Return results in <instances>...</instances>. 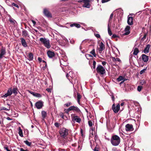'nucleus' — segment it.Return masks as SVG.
Segmentation results:
<instances>
[{
  "label": "nucleus",
  "mask_w": 151,
  "mask_h": 151,
  "mask_svg": "<svg viewBox=\"0 0 151 151\" xmlns=\"http://www.w3.org/2000/svg\"><path fill=\"white\" fill-rule=\"evenodd\" d=\"M24 143H25L28 146H30L32 144L31 142H29L27 140H25L24 141Z\"/></svg>",
  "instance_id": "30"
},
{
  "label": "nucleus",
  "mask_w": 151,
  "mask_h": 151,
  "mask_svg": "<svg viewBox=\"0 0 151 151\" xmlns=\"http://www.w3.org/2000/svg\"><path fill=\"white\" fill-rule=\"evenodd\" d=\"M72 103L71 102H68V103H67L65 104L64 105V106H66L67 107H68L69 106H70V105H72Z\"/></svg>",
  "instance_id": "34"
},
{
  "label": "nucleus",
  "mask_w": 151,
  "mask_h": 151,
  "mask_svg": "<svg viewBox=\"0 0 151 151\" xmlns=\"http://www.w3.org/2000/svg\"><path fill=\"white\" fill-rule=\"evenodd\" d=\"M6 52L5 48H2L0 50V59H1L3 56L6 54Z\"/></svg>",
  "instance_id": "14"
},
{
  "label": "nucleus",
  "mask_w": 151,
  "mask_h": 151,
  "mask_svg": "<svg viewBox=\"0 0 151 151\" xmlns=\"http://www.w3.org/2000/svg\"><path fill=\"white\" fill-rule=\"evenodd\" d=\"M86 56L88 59L87 58L88 57H93V56L92 55L88 54H86Z\"/></svg>",
  "instance_id": "46"
},
{
  "label": "nucleus",
  "mask_w": 151,
  "mask_h": 151,
  "mask_svg": "<svg viewBox=\"0 0 151 151\" xmlns=\"http://www.w3.org/2000/svg\"><path fill=\"white\" fill-rule=\"evenodd\" d=\"M108 34H109V35L110 36H111L112 35V33L111 31V29H110V27H109V26H108Z\"/></svg>",
  "instance_id": "35"
},
{
  "label": "nucleus",
  "mask_w": 151,
  "mask_h": 151,
  "mask_svg": "<svg viewBox=\"0 0 151 151\" xmlns=\"http://www.w3.org/2000/svg\"><path fill=\"white\" fill-rule=\"evenodd\" d=\"M142 88V86H138L137 88V91L139 92H140L141 91Z\"/></svg>",
  "instance_id": "37"
},
{
  "label": "nucleus",
  "mask_w": 151,
  "mask_h": 151,
  "mask_svg": "<svg viewBox=\"0 0 151 151\" xmlns=\"http://www.w3.org/2000/svg\"><path fill=\"white\" fill-rule=\"evenodd\" d=\"M60 125V124L58 123L57 122H55L54 124L55 126L57 128H59Z\"/></svg>",
  "instance_id": "40"
},
{
  "label": "nucleus",
  "mask_w": 151,
  "mask_h": 151,
  "mask_svg": "<svg viewBox=\"0 0 151 151\" xmlns=\"http://www.w3.org/2000/svg\"><path fill=\"white\" fill-rule=\"evenodd\" d=\"M71 132L70 130H69L63 127L59 131V134L61 137L62 138L60 140V142L62 145H64L67 142V137L69 133Z\"/></svg>",
  "instance_id": "1"
},
{
  "label": "nucleus",
  "mask_w": 151,
  "mask_h": 151,
  "mask_svg": "<svg viewBox=\"0 0 151 151\" xmlns=\"http://www.w3.org/2000/svg\"><path fill=\"white\" fill-rule=\"evenodd\" d=\"M74 26H75L77 28H79L80 27L81 25L79 24L76 23H74L70 24V27H72Z\"/></svg>",
  "instance_id": "24"
},
{
  "label": "nucleus",
  "mask_w": 151,
  "mask_h": 151,
  "mask_svg": "<svg viewBox=\"0 0 151 151\" xmlns=\"http://www.w3.org/2000/svg\"><path fill=\"white\" fill-rule=\"evenodd\" d=\"M146 70V69H144L141 70L140 71V73L141 74H143V73L145 72V70Z\"/></svg>",
  "instance_id": "51"
},
{
  "label": "nucleus",
  "mask_w": 151,
  "mask_h": 151,
  "mask_svg": "<svg viewBox=\"0 0 151 151\" xmlns=\"http://www.w3.org/2000/svg\"><path fill=\"white\" fill-rule=\"evenodd\" d=\"M4 148L7 151H11L9 149L8 147L7 146L4 147Z\"/></svg>",
  "instance_id": "52"
},
{
  "label": "nucleus",
  "mask_w": 151,
  "mask_h": 151,
  "mask_svg": "<svg viewBox=\"0 0 151 151\" xmlns=\"http://www.w3.org/2000/svg\"><path fill=\"white\" fill-rule=\"evenodd\" d=\"M39 40L47 48H49L50 47V41L48 39L42 37L40 38Z\"/></svg>",
  "instance_id": "3"
},
{
  "label": "nucleus",
  "mask_w": 151,
  "mask_h": 151,
  "mask_svg": "<svg viewBox=\"0 0 151 151\" xmlns=\"http://www.w3.org/2000/svg\"><path fill=\"white\" fill-rule=\"evenodd\" d=\"M19 134L20 136L21 137H23V134L22 132V130L21 129V127H19Z\"/></svg>",
  "instance_id": "27"
},
{
  "label": "nucleus",
  "mask_w": 151,
  "mask_h": 151,
  "mask_svg": "<svg viewBox=\"0 0 151 151\" xmlns=\"http://www.w3.org/2000/svg\"><path fill=\"white\" fill-rule=\"evenodd\" d=\"M99 46L100 47V51H102L105 48V45L102 42H101Z\"/></svg>",
  "instance_id": "21"
},
{
  "label": "nucleus",
  "mask_w": 151,
  "mask_h": 151,
  "mask_svg": "<svg viewBox=\"0 0 151 151\" xmlns=\"http://www.w3.org/2000/svg\"><path fill=\"white\" fill-rule=\"evenodd\" d=\"M83 3L84 4H83V7L90 8L91 6V5L90 4V3L92 1H93V0H83Z\"/></svg>",
  "instance_id": "7"
},
{
  "label": "nucleus",
  "mask_w": 151,
  "mask_h": 151,
  "mask_svg": "<svg viewBox=\"0 0 151 151\" xmlns=\"http://www.w3.org/2000/svg\"><path fill=\"white\" fill-rule=\"evenodd\" d=\"M35 106L37 109H40L43 106V102L41 101H39L35 103Z\"/></svg>",
  "instance_id": "10"
},
{
  "label": "nucleus",
  "mask_w": 151,
  "mask_h": 151,
  "mask_svg": "<svg viewBox=\"0 0 151 151\" xmlns=\"http://www.w3.org/2000/svg\"><path fill=\"white\" fill-rule=\"evenodd\" d=\"M12 6H14L15 7L17 8H19V6L17 4H15L14 3H12Z\"/></svg>",
  "instance_id": "45"
},
{
  "label": "nucleus",
  "mask_w": 151,
  "mask_h": 151,
  "mask_svg": "<svg viewBox=\"0 0 151 151\" xmlns=\"http://www.w3.org/2000/svg\"><path fill=\"white\" fill-rule=\"evenodd\" d=\"M90 53L93 55L94 57H96V55L95 53V50L94 49H93Z\"/></svg>",
  "instance_id": "31"
},
{
  "label": "nucleus",
  "mask_w": 151,
  "mask_h": 151,
  "mask_svg": "<svg viewBox=\"0 0 151 151\" xmlns=\"http://www.w3.org/2000/svg\"><path fill=\"white\" fill-rule=\"evenodd\" d=\"M140 83L142 85H143L146 83V81L144 80H142L140 81Z\"/></svg>",
  "instance_id": "44"
},
{
  "label": "nucleus",
  "mask_w": 151,
  "mask_h": 151,
  "mask_svg": "<svg viewBox=\"0 0 151 151\" xmlns=\"http://www.w3.org/2000/svg\"><path fill=\"white\" fill-rule=\"evenodd\" d=\"M120 105L119 104H117L116 106L115 103L113 104L111 109L115 113H118L120 110Z\"/></svg>",
  "instance_id": "5"
},
{
  "label": "nucleus",
  "mask_w": 151,
  "mask_h": 151,
  "mask_svg": "<svg viewBox=\"0 0 151 151\" xmlns=\"http://www.w3.org/2000/svg\"><path fill=\"white\" fill-rule=\"evenodd\" d=\"M113 62H115L117 61L119 62H121V60L119 58H115L114 57H112L111 58Z\"/></svg>",
  "instance_id": "25"
},
{
  "label": "nucleus",
  "mask_w": 151,
  "mask_h": 151,
  "mask_svg": "<svg viewBox=\"0 0 151 151\" xmlns=\"http://www.w3.org/2000/svg\"><path fill=\"white\" fill-rule=\"evenodd\" d=\"M130 27L129 26H126L124 29L125 33L122 34L123 36L124 35H127L129 34L130 33Z\"/></svg>",
  "instance_id": "11"
},
{
  "label": "nucleus",
  "mask_w": 151,
  "mask_h": 151,
  "mask_svg": "<svg viewBox=\"0 0 151 151\" xmlns=\"http://www.w3.org/2000/svg\"><path fill=\"white\" fill-rule=\"evenodd\" d=\"M59 116L61 118L63 119H65V118L64 117V115L63 112H60L59 114Z\"/></svg>",
  "instance_id": "36"
},
{
  "label": "nucleus",
  "mask_w": 151,
  "mask_h": 151,
  "mask_svg": "<svg viewBox=\"0 0 151 151\" xmlns=\"http://www.w3.org/2000/svg\"><path fill=\"white\" fill-rule=\"evenodd\" d=\"M1 110H4L5 111H9L10 110V107H9L8 108H6L4 107H2Z\"/></svg>",
  "instance_id": "43"
},
{
  "label": "nucleus",
  "mask_w": 151,
  "mask_h": 151,
  "mask_svg": "<svg viewBox=\"0 0 151 151\" xmlns=\"http://www.w3.org/2000/svg\"><path fill=\"white\" fill-rule=\"evenodd\" d=\"M119 37L118 36L115 34H113L112 36V37L113 38H115Z\"/></svg>",
  "instance_id": "56"
},
{
  "label": "nucleus",
  "mask_w": 151,
  "mask_h": 151,
  "mask_svg": "<svg viewBox=\"0 0 151 151\" xmlns=\"http://www.w3.org/2000/svg\"><path fill=\"white\" fill-rule=\"evenodd\" d=\"M127 22L128 24L130 25L133 24V18L132 17H128Z\"/></svg>",
  "instance_id": "15"
},
{
  "label": "nucleus",
  "mask_w": 151,
  "mask_h": 151,
  "mask_svg": "<svg viewBox=\"0 0 151 151\" xmlns=\"http://www.w3.org/2000/svg\"><path fill=\"white\" fill-rule=\"evenodd\" d=\"M41 114L43 119H45L47 116L46 112L44 111H42Z\"/></svg>",
  "instance_id": "26"
},
{
  "label": "nucleus",
  "mask_w": 151,
  "mask_h": 151,
  "mask_svg": "<svg viewBox=\"0 0 151 151\" xmlns=\"http://www.w3.org/2000/svg\"><path fill=\"white\" fill-rule=\"evenodd\" d=\"M111 142L114 146L118 145L120 142V138L117 135H114L112 136L111 139Z\"/></svg>",
  "instance_id": "2"
},
{
  "label": "nucleus",
  "mask_w": 151,
  "mask_h": 151,
  "mask_svg": "<svg viewBox=\"0 0 151 151\" xmlns=\"http://www.w3.org/2000/svg\"><path fill=\"white\" fill-rule=\"evenodd\" d=\"M38 59L39 63L41 62L42 61V58H41L40 57H38Z\"/></svg>",
  "instance_id": "59"
},
{
  "label": "nucleus",
  "mask_w": 151,
  "mask_h": 151,
  "mask_svg": "<svg viewBox=\"0 0 151 151\" xmlns=\"http://www.w3.org/2000/svg\"><path fill=\"white\" fill-rule=\"evenodd\" d=\"M102 63L103 66L105 65L106 63V62L105 61H103L102 62Z\"/></svg>",
  "instance_id": "61"
},
{
  "label": "nucleus",
  "mask_w": 151,
  "mask_h": 151,
  "mask_svg": "<svg viewBox=\"0 0 151 151\" xmlns=\"http://www.w3.org/2000/svg\"><path fill=\"white\" fill-rule=\"evenodd\" d=\"M9 21L13 25H14L15 24V22H16L15 20L12 18H10Z\"/></svg>",
  "instance_id": "29"
},
{
  "label": "nucleus",
  "mask_w": 151,
  "mask_h": 151,
  "mask_svg": "<svg viewBox=\"0 0 151 151\" xmlns=\"http://www.w3.org/2000/svg\"><path fill=\"white\" fill-rule=\"evenodd\" d=\"M125 127L126 130L127 131H132L133 129V125L129 124L126 125Z\"/></svg>",
  "instance_id": "13"
},
{
  "label": "nucleus",
  "mask_w": 151,
  "mask_h": 151,
  "mask_svg": "<svg viewBox=\"0 0 151 151\" xmlns=\"http://www.w3.org/2000/svg\"><path fill=\"white\" fill-rule=\"evenodd\" d=\"M71 117L73 121H76L77 122L80 123L81 121V119L78 116H76L74 114L71 115Z\"/></svg>",
  "instance_id": "6"
},
{
  "label": "nucleus",
  "mask_w": 151,
  "mask_h": 151,
  "mask_svg": "<svg viewBox=\"0 0 151 151\" xmlns=\"http://www.w3.org/2000/svg\"><path fill=\"white\" fill-rule=\"evenodd\" d=\"M72 146L73 147H76L77 146V144L76 143L73 144L72 145Z\"/></svg>",
  "instance_id": "64"
},
{
  "label": "nucleus",
  "mask_w": 151,
  "mask_h": 151,
  "mask_svg": "<svg viewBox=\"0 0 151 151\" xmlns=\"http://www.w3.org/2000/svg\"><path fill=\"white\" fill-rule=\"evenodd\" d=\"M113 13L111 14L110 15V18H109V20H111V19H112V18H113Z\"/></svg>",
  "instance_id": "55"
},
{
  "label": "nucleus",
  "mask_w": 151,
  "mask_h": 151,
  "mask_svg": "<svg viewBox=\"0 0 151 151\" xmlns=\"http://www.w3.org/2000/svg\"><path fill=\"white\" fill-rule=\"evenodd\" d=\"M68 141L71 142L73 141V138L71 136L70 137H69V139H68Z\"/></svg>",
  "instance_id": "57"
},
{
  "label": "nucleus",
  "mask_w": 151,
  "mask_h": 151,
  "mask_svg": "<svg viewBox=\"0 0 151 151\" xmlns=\"http://www.w3.org/2000/svg\"><path fill=\"white\" fill-rule=\"evenodd\" d=\"M28 91H29V93L31 94H32L33 96H35L36 93L34 92H33L31 91H29V90Z\"/></svg>",
  "instance_id": "50"
},
{
  "label": "nucleus",
  "mask_w": 151,
  "mask_h": 151,
  "mask_svg": "<svg viewBox=\"0 0 151 151\" xmlns=\"http://www.w3.org/2000/svg\"><path fill=\"white\" fill-rule=\"evenodd\" d=\"M96 62L95 60H93V69H95L96 68Z\"/></svg>",
  "instance_id": "42"
},
{
  "label": "nucleus",
  "mask_w": 151,
  "mask_h": 151,
  "mask_svg": "<svg viewBox=\"0 0 151 151\" xmlns=\"http://www.w3.org/2000/svg\"><path fill=\"white\" fill-rule=\"evenodd\" d=\"M7 93L10 95H12V88H10L8 89Z\"/></svg>",
  "instance_id": "32"
},
{
  "label": "nucleus",
  "mask_w": 151,
  "mask_h": 151,
  "mask_svg": "<svg viewBox=\"0 0 151 151\" xmlns=\"http://www.w3.org/2000/svg\"><path fill=\"white\" fill-rule=\"evenodd\" d=\"M12 93H13L15 95H16L17 94V91H18L17 88H13V89H12Z\"/></svg>",
  "instance_id": "23"
},
{
  "label": "nucleus",
  "mask_w": 151,
  "mask_h": 151,
  "mask_svg": "<svg viewBox=\"0 0 151 151\" xmlns=\"http://www.w3.org/2000/svg\"><path fill=\"white\" fill-rule=\"evenodd\" d=\"M20 151H29L28 150H24L23 148H21L20 149Z\"/></svg>",
  "instance_id": "60"
},
{
  "label": "nucleus",
  "mask_w": 151,
  "mask_h": 151,
  "mask_svg": "<svg viewBox=\"0 0 151 151\" xmlns=\"http://www.w3.org/2000/svg\"><path fill=\"white\" fill-rule=\"evenodd\" d=\"M70 111H73L74 112L78 113H80L81 112V110L79 109L76 106H71L70 107Z\"/></svg>",
  "instance_id": "8"
},
{
  "label": "nucleus",
  "mask_w": 151,
  "mask_h": 151,
  "mask_svg": "<svg viewBox=\"0 0 151 151\" xmlns=\"http://www.w3.org/2000/svg\"><path fill=\"white\" fill-rule=\"evenodd\" d=\"M94 151H99V148L95 147L94 150Z\"/></svg>",
  "instance_id": "62"
},
{
  "label": "nucleus",
  "mask_w": 151,
  "mask_h": 151,
  "mask_svg": "<svg viewBox=\"0 0 151 151\" xmlns=\"http://www.w3.org/2000/svg\"><path fill=\"white\" fill-rule=\"evenodd\" d=\"M77 99H80L81 98V96L79 93H77Z\"/></svg>",
  "instance_id": "41"
},
{
  "label": "nucleus",
  "mask_w": 151,
  "mask_h": 151,
  "mask_svg": "<svg viewBox=\"0 0 151 151\" xmlns=\"http://www.w3.org/2000/svg\"><path fill=\"white\" fill-rule=\"evenodd\" d=\"M88 125H89V126L91 127L92 125V122L91 121V120H89L88 121Z\"/></svg>",
  "instance_id": "47"
},
{
  "label": "nucleus",
  "mask_w": 151,
  "mask_h": 151,
  "mask_svg": "<svg viewBox=\"0 0 151 151\" xmlns=\"http://www.w3.org/2000/svg\"><path fill=\"white\" fill-rule=\"evenodd\" d=\"M110 0H101V2L102 3H105L106 2H107Z\"/></svg>",
  "instance_id": "53"
},
{
  "label": "nucleus",
  "mask_w": 151,
  "mask_h": 151,
  "mask_svg": "<svg viewBox=\"0 0 151 151\" xmlns=\"http://www.w3.org/2000/svg\"><path fill=\"white\" fill-rule=\"evenodd\" d=\"M95 36L98 38H100L101 36L99 34H94Z\"/></svg>",
  "instance_id": "48"
},
{
  "label": "nucleus",
  "mask_w": 151,
  "mask_h": 151,
  "mask_svg": "<svg viewBox=\"0 0 151 151\" xmlns=\"http://www.w3.org/2000/svg\"><path fill=\"white\" fill-rule=\"evenodd\" d=\"M43 13L47 17H52V15L48 9L46 8L44 9Z\"/></svg>",
  "instance_id": "9"
},
{
  "label": "nucleus",
  "mask_w": 151,
  "mask_h": 151,
  "mask_svg": "<svg viewBox=\"0 0 151 151\" xmlns=\"http://www.w3.org/2000/svg\"><path fill=\"white\" fill-rule=\"evenodd\" d=\"M35 96L37 97H42V95L41 94L39 93H35Z\"/></svg>",
  "instance_id": "38"
},
{
  "label": "nucleus",
  "mask_w": 151,
  "mask_h": 151,
  "mask_svg": "<svg viewBox=\"0 0 151 151\" xmlns=\"http://www.w3.org/2000/svg\"><path fill=\"white\" fill-rule=\"evenodd\" d=\"M151 47V45L150 44H148L146 45V47L143 50V52L144 53L147 54L149 52L150 48Z\"/></svg>",
  "instance_id": "16"
},
{
  "label": "nucleus",
  "mask_w": 151,
  "mask_h": 151,
  "mask_svg": "<svg viewBox=\"0 0 151 151\" xmlns=\"http://www.w3.org/2000/svg\"><path fill=\"white\" fill-rule=\"evenodd\" d=\"M32 22L33 24V25H35L36 24V22L35 21L33 20H32Z\"/></svg>",
  "instance_id": "63"
},
{
  "label": "nucleus",
  "mask_w": 151,
  "mask_h": 151,
  "mask_svg": "<svg viewBox=\"0 0 151 151\" xmlns=\"http://www.w3.org/2000/svg\"><path fill=\"white\" fill-rule=\"evenodd\" d=\"M139 52V50L138 49L137 47H135L134 49V52L133 54L134 55H136Z\"/></svg>",
  "instance_id": "22"
},
{
  "label": "nucleus",
  "mask_w": 151,
  "mask_h": 151,
  "mask_svg": "<svg viewBox=\"0 0 151 151\" xmlns=\"http://www.w3.org/2000/svg\"><path fill=\"white\" fill-rule=\"evenodd\" d=\"M10 96V95H9L7 93H5V94L3 95V97H6L8 96Z\"/></svg>",
  "instance_id": "49"
},
{
  "label": "nucleus",
  "mask_w": 151,
  "mask_h": 151,
  "mask_svg": "<svg viewBox=\"0 0 151 151\" xmlns=\"http://www.w3.org/2000/svg\"><path fill=\"white\" fill-rule=\"evenodd\" d=\"M97 72L100 75H103L105 73L106 70L105 68L102 65H99L96 68Z\"/></svg>",
  "instance_id": "4"
},
{
  "label": "nucleus",
  "mask_w": 151,
  "mask_h": 151,
  "mask_svg": "<svg viewBox=\"0 0 151 151\" xmlns=\"http://www.w3.org/2000/svg\"><path fill=\"white\" fill-rule=\"evenodd\" d=\"M142 59L145 62H147L149 59L148 56L145 54H142L141 55Z\"/></svg>",
  "instance_id": "17"
},
{
  "label": "nucleus",
  "mask_w": 151,
  "mask_h": 151,
  "mask_svg": "<svg viewBox=\"0 0 151 151\" xmlns=\"http://www.w3.org/2000/svg\"><path fill=\"white\" fill-rule=\"evenodd\" d=\"M46 90L48 92H51V89L50 88H47Z\"/></svg>",
  "instance_id": "58"
},
{
  "label": "nucleus",
  "mask_w": 151,
  "mask_h": 151,
  "mask_svg": "<svg viewBox=\"0 0 151 151\" xmlns=\"http://www.w3.org/2000/svg\"><path fill=\"white\" fill-rule=\"evenodd\" d=\"M127 79L126 78H124V79L123 80H122V81L119 83L120 85H121V84L122 83H123L125 81H126L127 80Z\"/></svg>",
  "instance_id": "54"
},
{
  "label": "nucleus",
  "mask_w": 151,
  "mask_h": 151,
  "mask_svg": "<svg viewBox=\"0 0 151 151\" xmlns=\"http://www.w3.org/2000/svg\"><path fill=\"white\" fill-rule=\"evenodd\" d=\"M147 36V34L146 33H145L144 34L143 37L141 39V42H142V41L143 42V41H144L145 40V39L146 38Z\"/></svg>",
  "instance_id": "33"
},
{
  "label": "nucleus",
  "mask_w": 151,
  "mask_h": 151,
  "mask_svg": "<svg viewBox=\"0 0 151 151\" xmlns=\"http://www.w3.org/2000/svg\"><path fill=\"white\" fill-rule=\"evenodd\" d=\"M47 54L48 57L50 58H53L55 55V54L54 52L50 50L47 51Z\"/></svg>",
  "instance_id": "12"
},
{
  "label": "nucleus",
  "mask_w": 151,
  "mask_h": 151,
  "mask_svg": "<svg viewBox=\"0 0 151 151\" xmlns=\"http://www.w3.org/2000/svg\"><path fill=\"white\" fill-rule=\"evenodd\" d=\"M22 35L23 37H29V34L28 32L25 29H24L22 31Z\"/></svg>",
  "instance_id": "19"
},
{
  "label": "nucleus",
  "mask_w": 151,
  "mask_h": 151,
  "mask_svg": "<svg viewBox=\"0 0 151 151\" xmlns=\"http://www.w3.org/2000/svg\"><path fill=\"white\" fill-rule=\"evenodd\" d=\"M20 40L22 45L24 47H27V44L25 40L23 38H21Z\"/></svg>",
  "instance_id": "18"
},
{
  "label": "nucleus",
  "mask_w": 151,
  "mask_h": 151,
  "mask_svg": "<svg viewBox=\"0 0 151 151\" xmlns=\"http://www.w3.org/2000/svg\"><path fill=\"white\" fill-rule=\"evenodd\" d=\"M28 59L29 60H32L33 59V55L32 52H29L28 56Z\"/></svg>",
  "instance_id": "20"
},
{
  "label": "nucleus",
  "mask_w": 151,
  "mask_h": 151,
  "mask_svg": "<svg viewBox=\"0 0 151 151\" xmlns=\"http://www.w3.org/2000/svg\"><path fill=\"white\" fill-rule=\"evenodd\" d=\"M64 111H65V113L68 114L69 112L70 111V107L67 109H65Z\"/></svg>",
  "instance_id": "39"
},
{
  "label": "nucleus",
  "mask_w": 151,
  "mask_h": 151,
  "mask_svg": "<svg viewBox=\"0 0 151 151\" xmlns=\"http://www.w3.org/2000/svg\"><path fill=\"white\" fill-rule=\"evenodd\" d=\"M124 78H124V77L123 76H120L117 78L116 80L118 81H120L123 80L124 79Z\"/></svg>",
  "instance_id": "28"
}]
</instances>
